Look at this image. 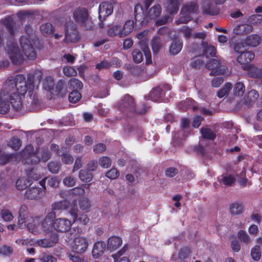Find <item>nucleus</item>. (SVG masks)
Wrapping results in <instances>:
<instances>
[{"label": "nucleus", "mask_w": 262, "mask_h": 262, "mask_svg": "<svg viewBox=\"0 0 262 262\" xmlns=\"http://www.w3.org/2000/svg\"><path fill=\"white\" fill-rule=\"evenodd\" d=\"M235 181V178L231 175L223 177L222 179L223 184L227 186H231Z\"/></svg>", "instance_id": "obj_60"}, {"label": "nucleus", "mask_w": 262, "mask_h": 262, "mask_svg": "<svg viewBox=\"0 0 262 262\" xmlns=\"http://www.w3.org/2000/svg\"><path fill=\"white\" fill-rule=\"evenodd\" d=\"M45 192L43 189L38 187H33L26 190L24 196L28 200H39L45 195Z\"/></svg>", "instance_id": "obj_13"}, {"label": "nucleus", "mask_w": 262, "mask_h": 262, "mask_svg": "<svg viewBox=\"0 0 262 262\" xmlns=\"http://www.w3.org/2000/svg\"><path fill=\"white\" fill-rule=\"evenodd\" d=\"M245 91V87L243 83L238 82L235 83L233 88V94L235 96H242Z\"/></svg>", "instance_id": "obj_45"}, {"label": "nucleus", "mask_w": 262, "mask_h": 262, "mask_svg": "<svg viewBox=\"0 0 262 262\" xmlns=\"http://www.w3.org/2000/svg\"><path fill=\"white\" fill-rule=\"evenodd\" d=\"M171 90V86L168 84H161L154 88L149 93V99L155 102H165L168 98H165V94Z\"/></svg>", "instance_id": "obj_6"}, {"label": "nucleus", "mask_w": 262, "mask_h": 262, "mask_svg": "<svg viewBox=\"0 0 262 262\" xmlns=\"http://www.w3.org/2000/svg\"><path fill=\"white\" fill-rule=\"evenodd\" d=\"M261 248L259 246L256 245L252 248L251 255L253 260H258L261 257Z\"/></svg>", "instance_id": "obj_48"}, {"label": "nucleus", "mask_w": 262, "mask_h": 262, "mask_svg": "<svg viewBox=\"0 0 262 262\" xmlns=\"http://www.w3.org/2000/svg\"><path fill=\"white\" fill-rule=\"evenodd\" d=\"M61 160L66 164H71L74 161L73 157L69 154L64 153L61 156Z\"/></svg>", "instance_id": "obj_63"}, {"label": "nucleus", "mask_w": 262, "mask_h": 262, "mask_svg": "<svg viewBox=\"0 0 262 262\" xmlns=\"http://www.w3.org/2000/svg\"><path fill=\"white\" fill-rule=\"evenodd\" d=\"M31 184L30 180L25 178L18 179L16 182V187L19 190H23L26 189Z\"/></svg>", "instance_id": "obj_36"}, {"label": "nucleus", "mask_w": 262, "mask_h": 262, "mask_svg": "<svg viewBox=\"0 0 262 262\" xmlns=\"http://www.w3.org/2000/svg\"><path fill=\"white\" fill-rule=\"evenodd\" d=\"M180 4L178 0H167L165 11L170 15L177 13L179 9Z\"/></svg>", "instance_id": "obj_19"}, {"label": "nucleus", "mask_w": 262, "mask_h": 262, "mask_svg": "<svg viewBox=\"0 0 262 262\" xmlns=\"http://www.w3.org/2000/svg\"><path fill=\"white\" fill-rule=\"evenodd\" d=\"M152 50L154 54L159 52L162 47V40L159 36H154L151 41Z\"/></svg>", "instance_id": "obj_37"}, {"label": "nucleus", "mask_w": 262, "mask_h": 262, "mask_svg": "<svg viewBox=\"0 0 262 262\" xmlns=\"http://www.w3.org/2000/svg\"><path fill=\"white\" fill-rule=\"evenodd\" d=\"M206 68L211 70L210 75L216 76L226 74L228 71V68L225 65L222 64L220 60L212 58L206 63Z\"/></svg>", "instance_id": "obj_9"}, {"label": "nucleus", "mask_w": 262, "mask_h": 262, "mask_svg": "<svg viewBox=\"0 0 262 262\" xmlns=\"http://www.w3.org/2000/svg\"><path fill=\"white\" fill-rule=\"evenodd\" d=\"M80 179L84 182L88 183L92 181L93 174L92 172L88 170H80L79 173Z\"/></svg>", "instance_id": "obj_39"}, {"label": "nucleus", "mask_w": 262, "mask_h": 262, "mask_svg": "<svg viewBox=\"0 0 262 262\" xmlns=\"http://www.w3.org/2000/svg\"><path fill=\"white\" fill-rule=\"evenodd\" d=\"M133 58L136 63H140L143 60V54L142 52L138 49H134L132 52Z\"/></svg>", "instance_id": "obj_52"}, {"label": "nucleus", "mask_w": 262, "mask_h": 262, "mask_svg": "<svg viewBox=\"0 0 262 262\" xmlns=\"http://www.w3.org/2000/svg\"><path fill=\"white\" fill-rule=\"evenodd\" d=\"M56 218L54 211L49 212L41 223L42 229L44 232L50 233L55 231L58 232H68L71 227V221L66 218Z\"/></svg>", "instance_id": "obj_3"}, {"label": "nucleus", "mask_w": 262, "mask_h": 262, "mask_svg": "<svg viewBox=\"0 0 262 262\" xmlns=\"http://www.w3.org/2000/svg\"><path fill=\"white\" fill-rule=\"evenodd\" d=\"M144 10L140 4H137L134 8V15L136 21H141L144 19Z\"/></svg>", "instance_id": "obj_38"}, {"label": "nucleus", "mask_w": 262, "mask_h": 262, "mask_svg": "<svg viewBox=\"0 0 262 262\" xmlns=\"http://www.w3.org/2000/svg\"><path fill=\"white\" fill-rule=\"evenodd\" d=\"M244 210L243 204L242 202H235L230 206V212L232 215L241 214Z\"/></svg>", "instance_id": "obj_31"}, {"label": "nucleus", "mask_w": 262, "mask_h": 262, "mask_svg": "<svg viewBox=\"0 0 262 262\" xmlns=\"http://www.w3.org/2000/svg\"><path fill=\"white\" fill-rule=\"evenodd\" d=\"M43 89L49 92L50 94H54V82L52 76H47L45 78L43 81Z\"/></svg>", "instance_id": "obj_29"}, {"label": "nucleus", "mask_w": 262, "mask_h": 262, "mask_svg": "<svg viewBox=\"0 0 262 262\" xmlns=\"http://www.w3.org/2000/svg\"><path fill=\"white\" fill-rule=\"evenodd\" d=\"M19 155L23 158V162L24 164L36 165L40 161L36 151H34L32 146L26 147L19 152Z\"/></svg>", "instance_id": "obj_7"}, {"label": "nucleus", "mask_w": 262, "mask_h": 262, "mask_svg": "<svg viewBox=\"0 0 262 262\" xmlns=\"http://www.w3.org/2000/svg\"><path fill=\"white\" fill-rule=\"evenodd\" d=\"M40 30L44 36L48 37L52 35L55 30L52 24L48 22L40 25Z\"/></svg>", "instance_id": "obj_25"}, {"label": "nucleus", "mask_w": 262, "mask_h": 262, "mask_svg": "<svg viewBox=\"0 0 262 262\" xmlns=\"http://www.w3.org/2000/svg\"><path fill=\"white\" fill-rule=\"evenodd\" d=\"M79 39L78 32L76 29H73L71 32L66 30L64 41L66 43L76 42Z\"/></svg>", "instance_id": "obj_22"}, {"label": "nucleus", "mask_w": 262, "mask_h": 262, "mask_svg": "<svg viewBox=\"0 0 262 262\" xmlns=\"http://www.w3.org/2000/svg\"><path fill=\"white\" fill-rule=\"evenodd\" d=\"M1 24L5 27L8 33V36L2 47L7 52L9 57L13 64L20 65L23 63L24 57L15 41L17 32L16 23L13 17L7 16L1 20Z\"/></svg>", "instance_id": "obj_2"}, {"label": "nucleus", "mask_w": 262, "mask_h": 262, "mask_svg": "<svg viewBox=\"0 0 262 262\" xmlns=\"http://www.w3.org/2000/svg\"><path fill=\"white\" fill-rule=\"evenodd\" d=\"M63 72L64 74L68 77L76 75L77 71L73 67H67L63 68Z\"/></svg>", "instance_id": "obj_61"}, {"label": "nucleus", "mask_w": 262, "mask_h": 262, "mask_svg": "<svg viewBox=\"0 0 262 262\" xmlns=\"http://www.w3.org/2000/svg\"><path fill=\"white\" fill-rule=\"evenodd\" d=\"M70 89L79 91L83 87V84L81 81L76 78H71L68 82Z\"/></svg>", "instance_id": "obj_40"}, {"label": "nucleus", "mask_w": 262, "mask_h": 262, "mask_svg": "<svg viewBox=\"0 0 262 262\" xmlns=\"http://www.w3.org/2000/svg\"><path fill=\"white\" fill-rule=\"evenodd\" d=\"M161 12V6L159 4H156L149 9L148 14L150 19H155L160 15Z\"/></svg>", "instance_id": "obj_34"}, {"label": "nucleus", "mask_w": 262, "mask_h": 262, "mask_svg": "<svg viewBox=\"0 0 262 262\" xmlns=\"http://www.w3.org/2000/svg\"><path fill=\"white\" fill-rule=\"evenodd\" d=\"M89 245L87 238L85 237H76L73 243L72 250L76 253H83L87 250Z\"/></svg>", "instance_id": "obj_12"}, {"label": "nucleus", "mask_w": 262, "mask_h": 262, "mask_svg": "<svg viewBox=\"0 0 262 262\" xmlns=\"http://www.w3.org/2000/svg\"><path fill=\"white\" fill-rule=\"evenodd\" d=\"M125 69L134 76H139L142 69L139 66L134 65L131 63H126L124 65Z\"/></svg>", "instance_id": "obj_33"}, {"label": "nucleus", "mask_w": 262, "mask_h": 262, "mask_svg": "<svg viewBox=\"0 0 262 262\" xmlns=\"http://www.w3.org/2000/svg\"><path fill=\"white\" fill-rule=\"evenodd\" d=\"M18 158V154H2L0 155V164L6 165L12 161H16Z\"/></svg>", "instance_id": "obj_24"}, {"label": "nucleus", "mask_w": 262, "mask_h": 262, "mask_svg": "<svg viewBox=\"0 0 262 262\" xmlns=\"http://www.w3.org/2000/svg\"><path fill=\"white\" fill-rule=\"evenodd\" d=\"M118 105L120 111L125 114L128 117L136 114H145L148 108L144 103L136 107L134 98L129 94L125 95L118 102Z\"/></svg>", "instance_id": "obj_4"}, {"label": "nucleus", "mask_w": 262, "mask_h": 262, "mask_svg": "<svg viewBox=\"0 0 262 262\" xmlns=\"http://www.w3.org/2000/svg\"><path fill=\"white\" fill-rule=\"evenodd\" d=\"M119 171L116 168H112L105 173V176L111 180L117 178L119 176Z\"/></svg>", "instance_id": "obj_57"}, {"label": "nucleus", "mask_w": 262, "mask_h": 262, "mask_svg": "<svg viewBox=\"0 0 262 262\" xmlns=\"http://www.w3.org/2000/svg\"><path fill=\"white\" fill-rule=\"evenodd\" d=\"M68 93L66 82L62 79H60L56 84L54 88V94L51 96L56 95L58 97H62Z\"/></svg>", "instance_id": "obj_16"}, {"label": "nucleus", "mask_w": 262, "mask_h": 262, "mask_svg": "<svg viewBox=\"0 0 262 262\" xmlns=\"http://www.w3.org/2000/svg\"><path fill=\"white\" fill-rule=\"evenodd\" d=\"M248 21L252 25L262 26V15L254 14L249 17Z\"/></svg>", "instance_id": "obj_47"}, {"label": "nucleus", "mask_w": 262, "mask_h": 262, "mask_svg": "<svg viewBox=\"0 0 262 262\" xmlns=\"http://www.w3.org/2000/svg\"><path fill=\"white\" fill-rule=\"evenodd\" d=\"M81 98V94L79 91L76 90H73L69 95V101L73 103L78 102Z\"/></svg>", "instance_id": "obj_49"}, {"label": "nucleus", "mask_w": 262, "mask_h": 262, "mask_svg": "<svg viewBox=\"0 0 262 262\" xmlns=\"http://www.w3.org/2000/svg\"><path fill=\"white\" fill-rule=\"evenodd\" d=\"M47 184L48 186L51 187L57 188L58 187L59 180L56 177H52L48 179Z\"/></svg>", "instance_id": "obj_64"}, {"label": "nucleus", "mask_w": 262, "mask_h": 262, "mask_svg": "<svg viewBox=\"0 0 262 262\" xmlns=\"http://www.w3.org/2000/svg\"><path fill=\"white\" fill-rule=\"evenodd\" d=\"M42 78V73L39 70L29 73L27 80L22 74L9 77L0 91V113H7L10 110V104L15 111L20 110L23 106L22 98L28 92L31 97L33 94L35 78L39 83Z\"/></svg>", "instance_id": "obj_1"}, {"label": "nucleus", "mask_w": 262, "mask_h": 262, "mask_svg": "<svg viewBox=\"0 0 262 262\" xmlns=\"http://www.w3.org/2000/svg\"><path fill=\"white\" fill-rule=\"evenodd\" d=\"M27 36H21L19 38L20 47L24 55L30 60H34L37 57V53L33 44H35V32L32 27L28 25L25 27Z\"/></svg>", "instance_id": "obj_5"}, {"label": "nucleus", "mask_w": 262, "mask_h": 262, "mask_svg": "<svg viewBox=\"0 0 262 262\" xmlns=\"http://www.w3.org/2000/svg\"><path fill=\"white\" fill-rule=\"evenodd\" d=\"M255 57L254 53L252 51H244L237 58V61L241 64L250 62Z\"/></svg>", "instance_id": "obj_20"}, {"label": "nucleus", "mask_w": 262, "mask_h": 262, "mask_svg": "<svg viewBox=\"0 0 262 262\" xmlns=\"http://www.w3.org/2000/svg\"><path fill=\"white\" fill-rule=\"evenodd\" d=\"M199 6L195 2H190L183 6L182 8V12L195 13L198 11Z\"/></svg>", "instance_id": "obj_35"}, {"label": "nucleus", "mask_w": 262, "mask_h": 262, "mask_svg": "<svg viewBox=\"0 0 262 262\" xmlns=\"http://www.w3.org/2000/svg\"><path fill=\"white\" fill-rule=\"evenodd\" d=\"M261 41L260 36L257 34H252L247 36L245 43L246 46L255 47L259 45Z\"/></svg>", "instance_id": "obj_28"}, {"label": "nucleus", "mask_w": 262, "mask_h": 262, "mask_svg": "<svg viewBox=\"0 0 262 262\" xmlns=\"http://www.w3.org/2000/svg\"><path fill=\"white\" fill-rule=\"evenodd\" d=\"M202 9L204 13L210 15H216L220 12V9L216 5L208 2L203 3Z\"/></svg>", "instance_id": "obj_18"}, {"label": "nucleus", "mask_w": 262, "mask_h": 262, "mask_svg": "<svg viewBox=\"0 0 262 262\" xmlns=\"http://www.w3.org/2000/svg\"><path fill=\"white\" fill-rule=\"evenodd\" d=\"M178 173V169L175 167H169L165 169V174L169 178L174 177Z\"/></svg>", "instance_id": "obj_62"}, {"label": "nucleus", "mask_w": 262, "mask_h": 262, "mask_svg": "<svg viewBox=\"0 0 262 262\" xmlns=\"http://www.w3.org/2000/svg\"><path fill=\"white\" fill-rule=\"evenodd\" d=\"M237 237L241 242L246 244L250 243V238L244 230H240L237 233Z\"/></svg>", "instance_id": "obj_54"}, {"label": "nucleus", "mask_w": 262, "mask_h": 262, "mask_svg": "<svg viewBox=\"0 0 262 262\" xmlns=\"http://www.w3.org/2000/svg\"><path fill=\"white\" fill-rule=\"evenodd\" d=\"M182 47V41L179 39H175L170 45L169 52L171 54L177 55L181 51Z\"/></svg>", "instance_id": "obj_27"}, {"label": "nucleus", "mask_w": 262, "mask_h": 262, "mask_svg": "<svg viewBox=\"0 0 262 262\" xmlns=\"http://www.w3.org/2000/svg\"><path fill=\"white\" fill-rule=\"evenodd\" d=\"M39 259L42 262H56L57 259L51 254L44 253L39 257Z\"/></svg>", "instance_id": "obj_53"}, {"label": "nucleus", "mask_w": 262, "mask_h": 262, "mask_svg": "<svg viewBox=\"0 0 262 262\" xmlns=\"http://www.w3.org/2000/svg\"><path fill=\"white\" fill-rule=\"evenodd\" d=\"M72 204L73 203L70 205V201L67 200L55 202L52 204V211L66 210L68 209L70 206L71 207Z\"/></svg>", "instance_id": "obj_26"}, {"label": "nucleus", "mask_w": 262, "mask_h": 262, "mask_svg": "<svg viewBox=\"0 0 262 262\" xmlns=\"http://www.w3.org/2000/svg\"><path fill=\"white\" fill-rule=\"evenodd\" d=\"M232 87V85L231 83L226 82L224 86L217 92V97L220 98H222L224 96L228 95Z\"/></svg>", "instance_id": "obj_43"}, {"label": "nucleus", "mask_w": 262, "mask_h": 262, "mask_svg": "<svg viewBox=\"0 0 262 262\" xmlns=\"http://www.w3.org/2000/svg\"><path fill=\"white\" fill-rule=\"evenodd\" d=\"M78 209L77 206V201L74 200L73 204L71 205V207L69 211V213L71 215L73 218V223L77 222L79 224L82 225H86L90 221L88 216L85 214H78Z\"/></svg>", "instance_id": "obj_11"}, {"label": "nucleus", "mask_w": 262, "mask_h": 262, "mask_svg": "<svg viewBox=\"0 0 262 262\" xmlns=\"http://www.w3.org/2000/svg\"><path fill=\"white\" fill-rule=\"evenodd\" d=\"M202 137L204 139L213 140L216 138L215 134L209 128H202L200 130Z\"/></svg>", "instance_id": "obj_41"}, {"label": "nucleus", "mask_w": 262, "mask_h": 262, "mask_svg": "<svg viewBox=\"0 0 262 262\" xmlns=\"http://www.w3.org/2000/svg\"><path fill=\"white\" fill-rule=\"evenodd\" d=\"M122 29V27L120 25H114L109 28L107 34L110 37L117 36L119 37H124V36H122V33H123Z\"/></svg>", "instance_id": "obj_30"}, {"label": "nucleus", "mask_w": 262, "mask_h": 262, "mask_svg": "<svg viewBox=\"0 0 262 262\" xmlns=\"http://www.w3.org/2000/svg\"><path fill=\"white\" fill-rule=\"evenodd\" d=\"M113 12V6L111 3L103 2L100 3L99 7V19L100 21L104 20L106 17Z\"/></svg>", "instance_id": "obj_14"}, {"label": "nucleus", "mask_w": 262, "mask_h": 262, "mask_svg": "<svg viewBox=\"0 0 262 262\" xmlns=\"http://www.w3.org/2000/svg\"><path fill=\"white\" fill-rule=\"evenodd\" d=\"M73 17L75 21L80 24L85 29H92V22L88 20V13L86 9L78 8L76 9L73 13Z\"/></svg>", "instance_id": "obj_8"}, {"label": "nucleus", "mask_w": 262, "mask_h": 262, "mask_svg": "<svg viewBox=\"0 0 262 262\" xmlns=\"http://www.w3.org/2000/svg\"><path fill=\"white\" fill-rule=\"evenodd\" d=\"M148 31V30H144L138 33L137 35V37L140 40L139 43L144 53L146 64H149L152 62L151 52L148 46L147 39L145 38Z\"/></svg>", "instance_id": "obj_10"}, {"label": "nucleus", "mask_w": 262, "mask_h": 262, "mask_svg": "<svg viewBox=\"0 0 262 262\" xmlns=\"http://www.w3.org/2000/svg\"><path fill=\"white\" fill-rule=\"evenodd\" d=\"M49 170L53 173H57L60 168V164L56 162H51L48 163Z\"/></svg>", "instance_id": "obj_56"}, {"label": "nucleus", "mask_w": 262, "mask_h": 262, "mask_svg": "<svg viewBox=\"0 0 262 262\" xmlns=\"http://www.w3.org/2000/svg\"><path fill=\"white\" fill-rule=\"evenodd\" d=\"M1 215L5 221H10L13 219L12 213L8 209L2 210Z\"/></svg>", "instance_id": "obj_59"}, {"label": "nucleus", "mask_w": 262, "mask_h": 262, "mask_svg": "<svg viewBox=\"0 0 262 262\" xmlns=\"http://www.w3.org/2000/svg\"><path fill=\"white\" fill-rule=\"evenodd\" d=\"M78 204L80 208L85 212L90 211L91 204L90 200L85 198H81L79 200Z\"/></svg>", "instance_id": "obj_44"}, {"label": "nucleus", "mask_w": 262, "mask_h": 262, "mask_svg": "<svg viewBox=\"0 0 262 262\" xmlns=\"http://www.w3.org/2000/svg\"><path fill=\"white\" fill-rule=\"evenodd\" d=\"M58 242V235L56 233H53L49 238H43L37 240V244L41 247L49 248L55 246Z\"/></svg>", "instance_id": "obj_15"}, {"label": "nucleus", "mask_w": 262, "mask_h": 262, "mask_svg": "<svg viewBox=\"0 0 262 262\" xmlns=\"http://www.w3.org/2000/svg\"><path fill=\"white\" fill-rule=\"evenodd\" d=\"M190 249L187 247L181 248L178 254V258L181 260H184L188 257L190 253Z\"/></svg>", "instance_id": "obj_55"}, {"label": "nucleus", "mask_w": 262, "mask_h": 262, "mask_svg": "<svg viewBox=\"0 0 262 262\" xmlns=\"http://www.w3.org/2000/svg\"><path fill=\"white\" fill-rule=\"evenodd\" d=\"M28 215V207L26 205L20 206L19 210V216L18 219V225L22 227L26 226V219Z\"/></svg>", "instance_id": "obj_23"}, {"label": "nucleus", "mask_w": 262, "mask_h": 262, "mask_svg": "<svg viewBox=\"0 0 262 262\" xmlns=\"http://www.w3.org/2000/svg\"><path fill=\"white\" fill-rule=\"evenodd\" d=\"M122 241L121 238L118 236H113L108 239L107 248L111 251L115 250L122 245Z\"/></svg>", "instance_id": "obj_21"}, {"label": "nucleus", "mask_w": 262, "mask_h": 262, "mask_svg": "<svg viewBox=\"0 0 262 262\" xmlns=\"http://www.w3.org/2000/svg\"><path fill=\"white\" fill-rule=\"evenodd\" d=\"M106 248V244L103 241H98L93 246L92 253L94 258L97 259L101 257Z\"/></svg>", "instance_id": "obj_17"}, {"label": "nucleus", "mask_w": 262, "mask_h": 262, "mask_svg": "<svg viewBox=\"0 0 262 262\" xmlns=\"http://www.w3.org/2000/svg\"><path fill=\"white\" fill-rule=\"evenodd\" d=\"M9 145L14 150H17L21 145V141L20 139L16 137H13L9 142Z\"/></svg>", "instance_id": "obj_50"}, {"label": "nucleus", "mask_w": 262, "mask_h": 262, "mask_svg": "<svg viewBox=\"0 0 262 262\" xmlns=\"http://www.w3.org/2000/svg\"><path fill=\"white\" fill-rule=\"evenodd\" d=\"M190 13L186 12H182L181 11V16L178 21L180 23L186 24L192 19L191 16L190 15Z\"/></svg>", "instance_id": "obj_58"}, {"label": "nucleus", "mask_w": 262, "mask_h": 262, "mask_svg": "<svg viewBox=\"0 0 262 262\" xmlns=\"http://www.w3.org/2000/svg\"><path fill=\"white\" fill-rule=\"evenodd\" d=\"M134 27V21L132 20H127L122 27L123 33L122 36L124 37L128 35L133 30Z\"/></svg>", "instance_id": "obj_42"}, {"label": "nucleus", "mask_w": 262, "mask_h": 262, "mask_svg": "<svg viewBox=\"0 0 262 262\" xmlns=\"http://www.w3.org/2000/svg\"><path fill=\"white\" fill-rule=\"evenodd\" d=\"M13 252V248L11 246L4 245L0 247V254L3 256H10Z\"/></svg>", "instance_id": "obj_51"}, {"label": "nucleus", "mask_w": 262, "mask_h": 262, "mask_svg": "<svg viewBox=\"0 0 262 262\" xmlns=\"http://www.w3.org/2000/svg\"><path fill=\"white\" fill-rule=\"evenodd\" d=\"M99 164L102 168H108L111 166L112 160L107 156H102L99 159Z\"/></svg>", "instance_id": "obj_46"}, {"label": "nucleus", "mask_w": 262, "mask_h": 262, "mask_svg": "<svg viewBox=\"0 0 262 262\" xmlns=\"http://www.w3.org/2000/svg\"><path fill=\"white\" fill-rule=\"evenodd\" d=\"M203 55L206 56V57L208 58L209 56H215L216 53V49L215 47L211 45H209L207 43H203Z\"/></svg>", "instance_id": "obj_32"}]
</instances>
